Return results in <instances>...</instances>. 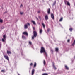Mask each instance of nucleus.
I'll list each match as a JSON object with an SVG mask.
<instances>
[{"mask_svg":"<svg viewBox=\"0 0 75 75\" xmlns=\"http://www.w3.org/2000/svg\"><path fill=\"white\" fill-rule=\"evenodd\" d=\"M31 22H32V23H33V24L34 25H36V23H35V22L34 21H31Z\"/></svg>","mask_w":75,"mask_h":75,"instance_id":"9d476101","label":"nucleus"},{"mask_svg":"<svg viewBox=\"0 0 75 75\" xmlns=\"http://www.w3.org/2000/svg\"><path fill=\"white\" fill-rule=\"evenodd\" d=\"M53 67L54 69L55 70H56V69H57V68H56L55 66V65H54V64H53Z\"/></svg>","mask_w":75,"mask_h":75,"instance_id":"f8f14e48","label":"nucleus"},{"mask_svg":"<svg viewBox=\"0 0 75 75\" xmlns=\"http://www.w3.org/2000/svg\"><path fill=\"white\" fill-rule=\"evenodd\" d=\"M1 72H6V71L4 70H1Z\"/></svg>","mask_w":75,"mask_h":75,"instance_id":"aec40b11","label":"nucleus"},{"mask_svg":"<svg viewBox=\"0 0 75 75\" xmlns=\"http://www.w3.org/2000/svg\"><path fill=\"white\" fill-rule=\"evenodd\" d=\"M39 18H41V17H40V16H39Z\"/></svg>","mask_w":75,"mask_h":75,"instance_id":"c9c22d12","label":"nucleus"},{"mask_svg":"<svg viewBox=\"0 0 75 75\" xmlns=\"http://www.w3.org/2000/svg\"><path fill=\"white\" fill-rule=\"evenodd\" d=\"M45 18L46 20H48V15H46L45 16Z\"/></svg>","mask_w":75,"mask_h":75,"instance_id":"0eeeda50","label":"nucleus"},{"mask_svg":"<svg viewBox=\"0 0 75 75\" xmlns=\"http://www.w3.org/2000/svg\"><path fill=\"white\" fill-rule=\"evenodd\" d=\"M20 14H21L22 15V14H23V12H21L20 13Z\"/></svg>","mask_w":75,"mask_h":75,"instance_id":"c85d7f7f","label":"nucleus"},{"mask_svg":"<svg viewBox=\"0 0 75 75\" xmlns=\"http://www.w3.org/2000/svg\"><path fill=\"white\" fill-rule=\"evenodd\" d=\"M38 13H40V11H38Z\"/></svg>","mask_w":75,"mask_h":75,"instance_id":"f704fd0d","label":"nucleus"},{"mask_svg":"<svg viewBox=\"0 0 75 75\" xmlns=\"http://www.w3.org/2000/svg\"><path fill=\"white\" fill-rule=\"evenodd\" d=\"M69 30L70 31H72V28H70L69 29Z\"/></svg>","mask_w":75,"mask_h":75,"instance_id":"5701e85b","label":"nucleus"},{"mask_svg":"<svg viewBox=\"0 0 75 75\" xmlns=\"http://www.w3.org/2000/svg\"><path fill=\"white\" fill-rule=\"evenodd\" d=\"M33 63H31L30 64V66H33Z\"/></svg>","mask_w":75,"mask_h":75,"instance_id":"cd10ccee","label":"nucleus"},{"mask_svg":"<svg viewBox=\"0 0 75 75\" xmlns=\"http://www.w3.org/2000/svg\"><path fill=\"white\" fill-rule=\"evenodd\" d=\"M11 52H10V54H11Z\"/></svg>","mask_w":75,"mask_h":75,"instance_id":"58836bf2","label":"nucleus"},{"mask_svg":"<svg viewBox=\"0 0 75 75\" xmlns=\"http://www.w3.org/2000/svg\"><path fill=\"white\" fill-rule=\"evenodd\" d=\"M69 41H70V40L68 39V40H67V42H69Z\"/></svg>","mask_w":75,"mask_h":75,"instance_id":"c756f323","label":"nucleus"},{"mask_svg":"<svg viewBox=\"0 0 75 75\" xmlns=\"http://www.w3.org/2000/svg\"><path fill=\"white\" fill-rule=\"evenodd\" d=\"M22 38L23 40H26L27 39V38H26V37H25V36H24V35H22Z\"/></svg>","mask_w":75,"mask_h":75,"instance_id":"6e6552de","label":"nucleus"},{"mask_svg":"<svg viewBox=\"0 0 75 75\" xmlns=\"http://www.w3.org/2000/svg\"><path fill=\"white\" fill-rule=\"evenodd\" d=\"M65 68L66 69H67V70H68L69 69V68H68V67L67 66L65 65Z\"/></svg>","mask_w":75,"mask_h":75,"instance_id":"4468645a","label":"nucleus"},{"mask_svg":"<svg viewBox=\"0 0 75 75\" xmlns=\"http://www.w3.org/2000/svg\"><path fill=\"white\" fill-rule=\"evenodd\" d=\"M55 3H56V2H55L54 3H53V5H54L55 4Z\"/></svg>","mask_w":75,"mask_h":75,"instance_id":"473e14b6","label":"nucleus"},{"mask_svg":"<svg viewBox=\"0 0 75 75\" xmlns=\"http://www.w3.org/2000/svg\"><path fill=\"white\" fill-rule=\"evenodd\" d=\"M55 50H56V51H58V48H56L55 49Z\"/></svg>","mask_w":75,"mask_h":75,"instance_id":"393cba45","label":"nucleus"},{"mask_svg":"<svg viewBox=\"0 0 75 75\" xmlns=\"http://www.w3.org/2000/svg\"><path fill=\"white\" fill-rule=\"evenodd\" d=\"M23 4H21V6H20V7H23Z\"/></svg>","mask_w":75,"mask_h":75,"instance_id":"2f4dec72","label":"nucleus"},{"mask_svg":"<svg viewBox=\"0 0 75 75\" xmlns=\"http://www.w3.org/2000/svg\"><path fill=\"white\" fill-rule=\"evenodd\" d=\"M47 13L48 14H50V9H49L48 11H47Z\"/></svg>","mask_w":75,"mask_h":75,"instance_id":"2eb2a0df","label":"nucleus"},{"mask_svg":"<svg viewBox=\"0 0 75 75\" xmlns=\"http://www.w3.org/2000/svg\"><path fill=\"white\" fill-rule=\"evenodd\" d=\"M5 13H6V12H5Z\"/></svg>","mask_w":75,"mask_h":75,"instance_id":"c03bdc74","label":"nucleus"},{"mask_svg":"<svg viewBox=\"0 0 75 75\" xmlns=\"http://www.w3.org/2000/svg\"><path fill=\"white\" fill-rule=\"evenodd\" d=\"M36 66H37V63H36V62H35L34 65V67H36Z\"/></svg>","mask_w":75,"mask_h":75,"instance_id":"a211bd4d","label":"nucleus"},{"mask_svg":"<svg viewBox=\"0 0 75 75\" xmlns=\"http://www.w3.org/2000/svg\"><path fill=\"white\" fill-rule=\"evenodd\" d=\"M42 29L40 30V34H41V33H42Z\"/></svg>","mask_w":75,"mask_h":75,"instance_id":"6ab92c4d","label":"nucleus"},{"mask_svg":"<svg viewBox=\"0 0 75 75\" xmlns=\"http://www.w3.org/2000/svg\"><path fill=\"white\" fill-rule=\"evenodd\" d=\"M52 51H53V50H52Z\"/></svg>","mask_w":75,"mask_h":75,"instance_id":"a19ab883","label":"nucleus"},{"mask_svg":"<svg viewBox=\"0 0 75 75\" xmlns=\"http://www.w3.org/2000/svg\"><path fill=\"white\" fill-rule=\"evenodd\" d=\"M36 18L37 19V20H38V18H37V17H36Z\"/></svg>","mask_w":75,"mask_h":75,"instance_id":"4c0bfd02","label":"nucleus"},{"mask_svg":"<svg viewBox=\"0 0 75 75\" xmlns=\"http://www.w3.org/2000/svg\"><path fill=\"white\" fill-rule=\"evenodd\" d=\"M63 19V18H60V20H59V21H62V20Z\"/></svg>","mask_w":75,"mask_h":75,"instance_id":"412c9836","label":"nucleus"},{"mask_svg":"<svg viewBox=\"0 0 75 75\" xmlns=\"http://www.w3.org/2000/svg\"><path fill=\"white\" fill-rule=\"evenodd\" d=\"M28 26H30V23H27L25 24L24 25V27L25 29H27L28 28Z\"/></svg>","mask_w":75,"mask_h":75,"instance_id":"7ed1b4c3","label":"nucleus"},{"mask_svg":"<svg viewBox=\"0 0 75 75\" xmlns=\"http://www.w3.org/2000/svg\"><path fill=\"white\" fill-rule=\"evenodd\" d=\"M7 54H9V53H10V51L7 50Z\"/></svg>","mask_w":75,"mask_h":75,"instance_id":"bb28decb","label":"nucleus"},{"mask_svg":"<svg viewBox=\"0 0 75 75\" xmlns=\"http://www.w3.org/2000/svg\"><path fill=\"white\" fill-rule=\"evenodd\" d=\"M3 38L2 39V42H4L6 40V35H4L3 36Z\"/></svg>","mask_w":75,"mask_h":75,"instance_id":"20e7f679","label":"nucleus"},{"mask_svg":"<svg viewBox=\"0 0 75 75\" xmlns=\"http://www.w3.org/2000/svg\"><path fill=\"white\" fill-rule=\"evenodd\" d=\"M4 57L5 59H6V60H7L8 61H9V58L7 56L4 55Z\"/></svg>","mask_w":75,"mask_h":75,"instance_id":"39448f33","label":"nucleus"},{"mask_svg":"<svg viewBox=\"0 0 75 75\" xmlns=\"http://www.w3.org/2000/svg\"><path fill=\"white\" fill-rule=\"evenodd\" d=\"M42 24L43 27V28H45V24H44V23H42Z\"/></svg>","mask_w":75,"mask_h":75,"instance_id":"dca6fc26","label":"nucleus"},{"mask_svg":"<svg viewBox=\"0 0 75 75\" xmlns=\"http://www.w3.org/2000/svg\"><path fill=\"white\" fill-rule=\"evenodd\" d=\"M23 34L24 35H26L27 36H28V33L27 32H25L23 33Z\"/></svg>","mask_w":75,"mask_h":75,"instance_id":"ddd939ff","label":"nucleus"},{"mask_svg":"<svg viewBox=\"0 0 75 75\" xmlns=\"http://www.w3.org/2000/svg\"><path fill=\"white\" fill-rule=\"evenodd\" d=\"M18 75H20V74H19V73H18Z\"/></svg>","mask_w":75,"mask_h":75,"instance_id":"e433bc0d","label":"nucleus"},{"mask_svg":"<svg viewBox=\"0 0 75 75\" xmlns=\"http://www.w3.org/2000/svg\"><path fill=\"white\" fill-rule=\"evenodd\" d=\"M29 43L30 45H31V44H32V43L30 41H29Z\"/></svg>","mask_w":75,"mask_h":75,"instance_id":"4be33fe9","label":"nucleus"},{"mask_svg":"<svg viewBox=\"0 0 75 75\" xmlns=\"http://www.w3.org/2000/svg\"><path fill=\"white\" fill-rule=\"evenodd\" d=\"M74 58H75V56H74Z\"/></svg>","mask_w":75,"mask_h":75,"instance_id":"79ce46f5","label":"nucleus"},{"mask_svg":"<svg viewBox=\"0 0 75 75\" xmlns=\"http://www.w3.org/2000/svg\"><path fill=\"white\" fill-rule=\"evenodd\" d=\"M33 30H35V28L34 27H33Z\"/></svg>","mask_w":75,"mask_h":75,"instance_id":"72a5a7b5","label":"nucleus"},{"mask_svg":"<svg viewBox=\"0 0 75 75\" xmlns=\"http://www.w3.org/2000/svg\"><path fill=\"white\" fill-rule=\"evenodd\" d=\"M43 63L44 65H45V60H44Z\"/></svg>","mask_w":75,"mask_h":75,"instance_id":"a878e982","label":"nucleus"},{"mask_svg":"<svg viewBox=\"0 0 75 75\" xmlns=\"http://www.w3.org/2000/svg\"><path fill=\"white\" fill-rule=\"evenodd\" d=\"M34 71H35L34 69H33L32 71V75H34Z\"/></svg>","mask_w":75,"mask_h":75,"instance_id":"9b49d317","label":"nucleus"},{"mask_svg":"<svg viewBox=\"0 0 75 75\" xmlns=\"http://www.w3.org/2000/svg\"><path fill=\"white\" fill-rule=\"evenodd\" d=\"M0 23H3V21L1 19H0Z\"/></svg>","mask_w":75,"mask_h":75,"instance_id":"b1692460","label":"nucleus"},{"mask_svg":"<svg viewBox=\"0 0 75 75\" xmlns=\"http://www.w3.org/2000/svg\"><path fill=\"white\" fill-rule=\"evenodd\" d=\"M42 52H43L44 55H45L46 56H47V53L45 52V49L44 48V47H42L41 48V50L40 51V53H42Z\"/></svg>","mask_w":75,"mask_h":75,"instance_id":"f257e3e1","label":"nucleus"},{"mask_svg":"<svg viewBox=\"0 0 75 75\" xmlns=\"http://www.w3.org/2000/svg\"><path fill=\"white\" fill-rule=\"evenodd\" d=\"M4 14H5V13L4 12Z\"/></svg>","mask_w":75,"mask_h":75,"instance_id":"ea45409f","label":"nucleus"},{"mask_svg":"<svg viewBox=\"0 0 75 75\" xmlns=\"http://www.w3.org/2000/svg\"><path fill=\"white\" fill-rule=\"evenodd\" d=\"M51 18L53 19V20H54V14H51Z\"/></svg>","mask_w":75,"mask_h":75,"instance_id":"1a4fd4ad","label":"nucleus"},{"mask_svg":"<svg viewBox=\"0 0 75 75\" xmlns=\"http://www.w3.org/2000/svg\"><path fill=\"white\" fill-rule=\"evenodd\" d=\"M30 69H31V68H30Z\"/></svg>","mask_w":75,"mask_h":75,"instance_id":"37998d69","label":"nucleus"},{"mask_svg":"<svg viewBox=\"0 0 75 75\" xmlns=\"http://www.w3.org/2000/svg\"><path fill=\"white\" fill-rule=\"evenodd\" d=\"M50 31V29H48L47 30V32H49Z\"/></svg>","mask_w":75,"mask_h":75,"instance_id":"7c9ffc66","label":"nucleus"},{"mask_svg":"<svg viewBox=\"0 0 75 75\" xmlns=\"http://www.w3.org/2000/svg\"><path fill=\"white\" fill-rule=\"evenodd\" d=\"M65 4H67L68 6H70V3L69 2L67 1H65Z\"/></svg>","mask_w":75,"mask_h":75,"instance_id":"423d86ee","label":"nucleus"},{"mask_svg":"<svg viewBox=\"0 0 75 75\" xmlns=\"http://www.w3.org/2000/svg\"><path fill=\"white\" fill-rule=\"evenodd\" d=\"M75 44V40L74 41L73 43L72 44V46H74Z\"/></svg>","mask_w":75,"mask_h":75,"instance_id":"f3484780","label":"nucleus"},{"mask_svg":"<svg viewBox=\"0 0 75 75\" xmlns=\"http://www.w3.org/2000/svg\"><path fill=\"white\" fill-rule=\"evenodd\" d=\"M33 36L32 37V39H34V38L36 37H37V32L36 31H33Z\"/></svg>","mask_w":75,"mask_h":75,"instance_id":"f03ea898","label":"nucleus"}]
</instances>
